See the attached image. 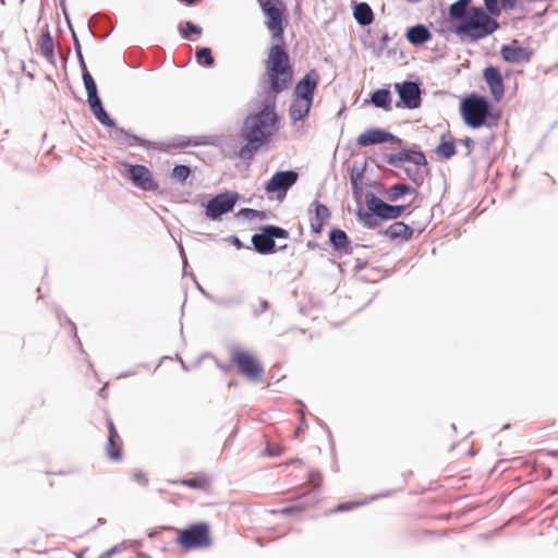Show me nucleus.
Wrapping results in <instances>:
<instances>
[{
	"label": "nucleus",
	"instance_id": "26",
	"mask_svg": "<svg viewBox=\"0 0 558 558\" xmlns=\"http://www.w3.org/2000/svg\"><path fill=\"white\" fill-rule=\"evenodd\" d=\"M39 50L40 53L51 63H56L54 59V45H53V38L50 34L49 26L46 25L45 28L41 32L40 38H39Z\"/></svg>",
	"mask_w": 558,
	"mask_h": 558
},
{
	"label": "nucleus",
	"instance_id": "11",
	"mask_svg": "<svg viewBox=\"0 0 558 558\" xmlns=\"http://www.w3.org/2000/svg\"><path fill=\"white\" fill-rule=\"evenodd\" d=\"M231 361L236 366L239 373L250 380H258L263 373L264 366L248 352L234 349L231 354Z\"/></svg>",
	"mask_w": 558,
	"mask_h": 558
},
{
	"label": "nucleus",
	"instance_id": "41",
	"mask_svg": "<svg viewBox=\"0 0 558 558\" xmlns=\"http://www.w3.org/2000/svg\"><path fill=\"white\" fill-rule=\"evenodd\" d=\"M179 32L182 38L190 39L191 34L201 35L203 33V28L192 21H186L183 25L179 26Z\"/></svg>",
	"mask_w": 558,
	"mask_h": 558
},
{
	"label": "nucleus",
	"instance_id": "49",
	"mask_svg": "<svg viewBox=\"0 0 558 558\" xmlns=\"http://www.w3.org/2000/svg\"><path fill=\"white\" fill-rule=\"evenodd\" d=\"M352 193L354 198L360 202L363 195L362 182H351Z\"/></svg>",
	"mask_w": 558,
	"mask_h": 558
},
{
	"label": "nucleus",
	"instance_id": "5",
	"mask_svg": "<svg viewBox=\"0 0 558 558\" xmlns=\"http://www.w3.org/2000/svg\"><path fill=\"white\" fill-rule=\"evenodd\" d=\"M161 530L178 532L174 543L184 551L207 548L211 545L210 526L207 522H195L183 530L172 526H162Z\"/></svg>",
	"mask_w": 558,
	"mask_h": 558
},
{
	"label": "nucleus",
	"instance_id": "17",
	"mask_svg": "<svg viewBox=\"0 0 558 558\" xmlns=\"http://www.w3.org/2000/svg\"><path fill=\"white\" fill-rule=\"evenodd\" d=\"M500 54L504 61L508 63L529 62L533 57V51L527 47L519 45L517 39L510 44H504L500 48Z\"/></svg>",
	"mask_w": 558,
	"mask_h": 558
},
{
	"label": "nucleus",
	"instance_id": "7",
	"mask_svg": "<svg viewBox=\"0 0 558 558\" xmlns=\"http://www.w3.org/2000/svg\"><path fill=\"white\" fill-rule=\"evenodd\" d=\"M240 194L235 191H225L211 196L208 201L202 202L204 207V215L211 221L221 220L222 216L231 213L238 201Z\"/></svg>",
	"mask_w": 558,
	"mask_h": 558
},
{
	"label": "nucleus",
	"instance_id": "19",
	"mask_svg": "<svg viewBox=\"0 0 558 558\" xmlns=\"http://www.w3.org/2000/svg\"><path fill=\"white\" fill-rule=\"evenodd\" d=\"M112 130V140L120 145H125L128 147L141 146L145 148H155L154 143L149 140L143 138L136 134H132L123 128H118L116 125V128Z\"/></svg>",
	"mask_w": 558,
	"mask_h": 558
},
{
	"label": "nucleus",
	"instance_id": "8",
	"mask_svg": "<svg viewBox=\"0 0 558 558\" xmlns=\"http://www.w3.org/2000/svg\"><path fill=\"white\" fill-rule=\"evenodd\" d=\"M299 172L290 170L276 171L268 181L264 184L265 193L269 196H275L278 202H282L289 190L298 182Z\"/></svg>",
	"mask_w": 558,
	"mask_h": 558
},
{
	"label": "nucleus",
	"instance_id": "22",
	"mask_svg": "<svg viewBox=\"0 0 558 558\" xmlns=\"http://www.w3.org/2000/svg\"><path fill=\"white\" fill-rule=\"evenodd\" d=\"M381 233L391 241L400 240L401 242H407L412 239L414 230L403 221H396L383 230Z\"/></svg>",
	"mask_w": 558,
	"mask_h": 558
},
{
	"label": "nucleus",
	"instance_id": "55",
	"mask_svg": "<svg viewBox=\"0 0 558 558\" xmlns=\"http://www.w3.org/2000/svg\"><path fill=\"white\" fill-rule=\"evenodd\" d=\"M57 315H58L59 319H61L62 317L65 318L66 323L72 327L74 337L77 338L75 324L63 312H61L59 310L57 311Z\"/></svg>",
	"mask_w": 558,
	"mask_h": 558
},
{
	"label": "nucleus",
	"instance_id": "37",
	"mask_svg": "<svg viewBox=\"0 0 558 558\" xmlns=\"http://www.w3.org/2000/svg\"><path fill=\"white\" fill-rule=\"evenodd\" d=\"M65 20H66V23H68V26L71 31V36H72V39H73V46H74V50H75V54H76V58H77V61H78V65H80V69H84V66H87L86 65V62H85V59H84V56H83V52H82V47H81V44H80V40H78V37L71 24V21L69 19V16L65 14Z\"/></svg>",
	"mask_w": 558,
	"mask_h": 558
},
{
	"label": "nucleus",
	"instance_id": "4",
	"mask_svg": "<svg viewBox=\"0 0 558 558\" xmlns=\"http://www.w3.org/2000/svg\"><path fill=\"white\" fill-rule=\"evenodd\" d=\"M460 114L471 129L490 126L488 119L497 121L500 118V112L495 110L492 101L477 93H471L461 100Z\"/></svg>",
	"mask_w": 558,
	"mask_h": 558
},
{
	"label": "nucleus",
	"instance_id": "60",
	"mask_svg": "<svg viewBox=\"0 0 558 558\" xmlns=\"http://www.w3.org/2000/svg\"><path fill=\"white\" fill-rule=\"evenodd\" d=\"M180 254H181L182 262H183L184 275H186L187 260H186V257H185V255H184V251H183V247H182V246H180Z\"/></svg>",
	"mask_w": 558,
	"mask_h": 558
},
{
	"label": "nucleus",
	"instance_id": "50",
	"mask_svg": "<svg viewBox=\"0 0 558 558\" xmlns=\"http://www.w3.org/2000/svg\"><path fill=\"white\" fill-rule=\"evenodd\" d=\"M226 241L229 242L230 244H232L238 250H241V248H248L250 250L251 248V246L244 245V243L236 235H229L226 239Z\"/></svg>",
	"mask_w": 558,
	"mask_h": 558
},
{
	"label": "nucleus",
	"instance_id": "61",
	"mask_svg": "<svg viewBox=\"0 0 558 558\" xmlns=\"http://www.w3.org/2000/svg\"><path fill=\"white\" fill-rule=\"evenodd\" d=\"M319 245L317 242H314V241H308L307 244H306V247L310 250V251H313L315 248H317Z\"/></svg>",
	"mask_w": 558,
	"mask_h": 558
},
{
	"label": "nucleus",
	"instance_id": "31",
	"mask_svg": "<svg viewBox=\"0 0 558 558\" xmlns=\"http://www.w3.org/2000/svg\"><path fill=\"white\" fill-rule=\"evenodd\" d=\"M206 137H197L196 141L193 143L191 142V138L184 135L175 136L173 137L169 143L168 147L173 149H184L191 145L193 146H199L207 144L208 142L205 141Z\"/></svg>",
	"mask_w": 558,
	"mask_h": 558
},
{
	"label": "nucleus",
	"instance_id": "15",
	"mask_svg": "<svg viewBox=\"0 0 558 558\" xmlns=\"http://www.w3.org/2000/svg\"><path fill=\"white\" fill-rule=\"evenodd\" d=\"M252 248L260 255H269L277 252L276 242L269 225L262 226L259 232L251 238Z\"/></svg>",
	"mask_w": 558,
	"mask_h": 558
},
{
	"label": "nucleus",
	"instance_id": "21",
	"mask_svg": "<svg viewBox=\"0 0 558 558\" xmlns=\"http://www.w3.org/2000/svg\"><path fill=\"white\" fill-rule=\"evenodd\" d=\"M433 37L430 29L422 23L415 24L407 28L405 38L415 47L422 46L429 41Z\"/></svg>",
	"mask_w": 558,
	"mask_h": 558
},
{
	"label": "nucleus",
	"instance_id": "56",
	"mask_svg": "<svg viewBox=\"0 0 558 558\" xmlns=\"http://www.w3.org/2000/svg\"><path fill=\"white\" fill-rule=\"evenodd\" d=\"M133 480L138 482V483H142L143 485H146L148 483V480L145 475V473L138 471V472H135L133 474Z\"/></svg>",
	"mask_w": 558,
	"mask_h": 558
},
{
	"label": "nucleus",
	"instance_id": "30",
	"mask_svg": "<svg viewBox=\"0 0 558 558\" xmlns=\"http://www.w3.org/2000/svg\"><path fill=\"white\" fill-rule=\"evenodd\" d=\"M393 493V490H386L381 494H378V495H373V496H369L368 498H366L365 500L363 501H354V502H340L333 510L332 512H343V511H349V510H352L353 508L355 507H359V506H363L367 502H371V501H374V500H377L378 498H381V497H389L391 496V494Z\"/></svg>",
	"mask_w": 558,
	"mask_h": 558
},
{
	"label": "nucleus",
	"instance_id": "46",
	"mask_svg": "<svg viewBox=\"0 0 558 558\" xmlns=\"http://www.w3.org/2000/svg\"><path fill=\"white\" fill-rule=\"evenodd\" d=\"M107 428H108V440L122 441V439L116 428V425L110 417L107 418Z\"/></svg>",
	"mask_w": 558,
	"mask_h": 558
},
{
	"label": "nucleus",
	"instance_id": "16",
	"mask_svg": "<svg viewBox=\"0 0 558 558\" xmlns=\"http://www.w3.org/2000/svg\"><path fill=\"white\" fill-rule=\"evenodd\" d=\"M483 80L487 84L490 95L495 101H500L505 94V83L498 66L487 65L483 70Z\"/></svg>",
	"mask_w": 558,
	"mask_h": 558
},
{
	"label": "nucleus",
	"instance_id": "44",
	"mask_svg": "<svg viewBox=\"0 0 558 558\" xmlns=\"http://www.w3.org/2000/svg\"><path fill=\"white\" fill-rule=\"evenodd\" d=\"M365 171H366V162L362 167H357L356 165H353L349 169L350 183L351 182H362Z\"/></svg>",
	"mask_w": 558,
	"mask_h": 558
},
{
	"label": "nucleus",
	"instance_id": "9",
	"mask_svg": "<svg viewBox=\"0 0 558 558\" xmlns=\"http://www.w3.org/2000/svg\"><path fill=\"white\" fill-rule=\"evenodd\" d=\"M395 92L398 94L399 100L396 101L397 108L402 109H417L422 105V83L416 81L405 80L393 85Z\"/></svg>",
	"mask_w": 558,
	"mask_h": 558
},
{
	"label": "nucleus",
	"instance_id": "47",
	"mask_svg": "<svg viewBox=\"0 0 558 558\" xmlns=\"http://www.w3.org/2000/svg\"><path fill=\"white\" fill-rule=\"evenodd\" d=\"M270 226V230L272 232V235H274V239H289V232L282 228V227H279V226H276V225H269Z\"/></svg>",
	"mask_w": 558,
	"mask_h": 558
},
{
	"label": "nucleus",
	"instance_id": "57",
	"mask_svg": "<svg viewBox=\"0 0 558 558\" xmlns=\"http://www.w3.org/2000/svg\"><path fill=\"white\" fill-rule=\"evenodd\" d=\"M191 277L192 279L195 281L196 283V287L198 289V291L205 296L207 298L208 300L213 301L214 296L211 294H209L197 281H196V278L193 274H191Z\"/></svg>",
	"mask_w": 558,
	"mask_h": 558
},
{
	"label": "nucleus",
	"instance_id": "32",
	"mask_svg": "<svg viewBox=\"0 0 558 558\" xmlns=\"http://www.w3.org/2000/svg\"><path fill=\"white\" fill-rule=\"evenodd\" d=\"M82 72V80L87 93V100L94 99L99 97L98 95V88L97 84L93 77V75L89 73L87 66H84V69L81 70Z\"/></svg>",
	"mask_w": 558,
	"mask_h": 558
},
{
	"label": "nucleus",
	"instance_id": "29",
	"mask_svg": "<svg viewBox=\"0 0 558 558\" xmlns=\"http://www.w3.org/2000/svg\"><path fill=\"white\" fill-rule=\"evenodd\" d=\"M472 4V0H457L450 4L448 14L451 20L463 23L468 17L469 9Z\"/></svg>",
	"mask_w": 558,
	"mask_h": 558
},
{
	"label": "nucleus",
	"instance_id": "64",
	"mask_svg": "<svg viewBox=\"0 0 558 558\" xmlns=\"http://www.w3.org/2000/svg\"><path fill=\"white\" fill-rule=\"evenodd\" d=\"M547 454L554 458H558V450H548Z\"/></svg>",
	"mask_w": 558,
	"mask_h": 558
},
{
	"label": "nucleus",
	"instance_id": "13",
	"mask_svg": "<svg viewBox=\"0 0 558 558\" xmlns=\"http://www.w3.org/2000/svg\"><path fill=\"white\" fill-rule=\"evenodd\" d=\"M385 143H389L398 147L404 146V141L402 138L380 128L367 129L356 138V145L360 147H369Z\"/></svg>",
	"mask_w": 558,
	"mask_h": 558
},
{
	"label": "nucleus",
	"instance_id": "34",
	"mask_svg": "<svg viewBox=\"0 0 558 558\" xmlns=\"http://www.w3.org/2000/svg\"><path fill=\"white\" fill-rule=\"evenodd\" d=\"M401 169L403 170L405 177L414 184V189H418L423 185L426 172L424 173L418 168H412V167H404L402 166Z\"/></svg>",
	"mask_w": 558,
	"mask_h": 558
},
{
	"label": "nucleus",
	"instance_id": "39",
	"mask_svg": "<svg viewBox=\"0 0 558 558\" xmlns=\"http://www.w3.org/2000/svg\"><path fill=\"white\" fill-rule=\"evenodd\" d=\"M106 453L109 459L118 461L122 459V441L108 440L106 444Z\"/></svg>",
	"mask_w": 558,
	"mask_h": 558
},
{
	"label": "nucleus",
	"instance_id": "52",
	"mask_svg": "<svg viewBox=\"0 0 558 558\" xmlns=\"http://www.w3.org/2000/svg\"><path fill=\"white\" fill-rule=\"evenodd\" d=\"M324 222L322 221H317V220H312L311 221V231L312 233H314L315 235H318L322 233L323 231V228H324Z\"/></svg>",
	"mask_w": 558,
	"mask_h": 558
},
{
	"label": "nucleus",
	"instance_id": "51",
	"mask_svg": "<svg viewBox=\"0 0 558 558\" xmlns=\"http://www.w3.org/2000/svg\"><path fill=\"white\" fill-rule=\"evenodd\" d=\"M266 454L268 457H279L282 453V448L279 446L272 447L269 442L266 446Z\"/></svg>",
	"mask_w": 558,
	"mask_h": 558
},
{
	"label": "nucleus",
	"instance_id": "53",
	"mask_svg": "<svg viewBox=\"0 0 558 558\" xmlns=\"http://www.w3.org/2000/svg\"><path fill=\"white\" fill-rule=\"evenodd\" d=\"M299 413L301 414V423L299 424V426L294 430V437H298L299 434L304 432V429L307 427V424H306L305 417H304V411L303 410H299Z\"/></svg>",
	"mask_w": 558,
	"mask_h": 558
},
{
	"label": "nucleus",
	"instance_id": "43",
	"mask_svg": "<svg viewBox=\"0 0 558 558\" xmlns=\"http://www.w3.org/2000/svg\"><path fill=\"white\" fill-rule=\"evenodd\" d=\"M183 486L192 489H205L208 486V481L205 477H187L180 482Z\"/></svg>",
	"mask_w": 558,
	"mask_h": 558
},
{
	"label": "nucleus",
	"instance_id": "48",
	"mask_svg": "<svg viewBox=\"0 0 558 558\" xmlns=\"http://www.w3.org/2000/svg\"><path fill=\"white\" fill-rule=\"evenodd\" d=\"M390 40V36L388 33H384L379 39V44L377 48H375L377 56L381 54L386 49L388 41Z\"/></svg>",
	"mask_w": 558,
	"mask_h": 558
},
{
	"label": "nucleus",
	"instance_id": "33",
	"mask_svg": "<svg viewBox=\"0 0 558 558\" xmlns=\"http://www.w3.org/2000/svg\"><path fill=\"white\" fill-rule=\"evenodd\" d=\"M195 59L199 65L205 68H211L215 64V58L209 47H197Z\"/></svg>",
	"mask_w": 558,
	"mask_h": 558
},
{
	"label": "nucleus",
	"instance_id": "38",
	"mask_svg": "<svg viewBox=\"0 0 558 558\" xmlns=\"http://www.w3.org/2000/svg\"><path fill=\"white\" fill-rule=\"evenodd\" d=\"M243 296L239 294L227 298H214L213 302L220 307L231 308L241 305L243 303Z\"/></svg>",
	"mask_w": 558,
	"mask_h": 558
},
{
	"label": "nucleus",
	"instance_id": "1",
	"mask_svg": "<svg viewBox=\"0 0 558 558\" xmlns=\"http://www.w3.org/2000/svg\"><path fill=\"white\" fill-rule=\"evenodd\" d=\"M292 81L293 66L288 51L283 44L272 45L265 61V73L260 78L263 97L258 102V110L247 114L240 128V137L244 145L236 156L243 161L252 160L279 131L281 120L276 111L277 96L288 89Z\"/></svg>",
	"mask_w": 558,
	"mask_h": 558
},
{
	"label": "nucleus",
	"instance_id": "25",
	"mask_svg": "<svg viewBox=\"0 0 558 558\" xmlns=\"http://www.w3.org/2000/svg\"><path fill=\"white\" fill-rule=\"evenodd\" d=\"M364 101L372 104L375 108L390 111L392 97L388 88H377L369 94V99Z\"/></svg>",
	"mask_w": 558,
	"mask_h": 558
},
{
	"label": "nucleus",
	"instance_id": "18",
	"mask_svg": "<svg viewBox=\"0 0 558 558\" xmlns=\"http://www.w3.org/2000/svg\"><path fill=\"white\" fill-rule=\"evenodd\" d=\"M328 243L339 256L350 255L353 253L354 246L351 245L349 235L340 228H332L329 231ZM359 246V244H355V247Z\"/></svg>",
	"mask_w": 558,
	"mask_h": 558
},
{
	"label": "nucleus",
	"instance_id": "3",
	"mask_svg": "<svg viewBox=\"0 0 558 558\" xmlns=\"http://www.w3.org/2000/svg\"><path fill=\"white\" fill-rule=\"evenodd\" d=\"M365 204L367 209L359 206L356 217L368 229H376L383 221L402 217L407 208L411 206V204H388L369 192L365 195Z\"/></svg>",
	"mask_w": 558,
	"mask_h": 558
},
{
	"label": "nucleus",
	"instance_id": "42",
	"mask_svg": "<svg viewBox=\"0 0 558 558\" xmlns=\"http://www.w3.org/2000/svg\"><path fill=\"white\" fill-rule=\"evenodd\" d=\"M236 216L244 217L247 219L257 218L259 220H265L268 218V213L265 210H257V209L244 207L238 211Z\"/></svg>",
	"mask_w": 558,
	"mask_h": 558
},
{
	"label": "nucleus",
	"instance_id": "63",
	"mask_svg": "<svg viewBox=\"0 0 558 558\" xmlns=\"http://www.w3.org/2000/svg\"><path fill=\"white\" fill-rule=\"evenodd\" d=\"M366 266V262H357L355 265L356 269H363Z\"/></svg>",
	"mask_w": 558,
	"mask_h": 558
},
{
	"label": "nucleus",
	"instance_id": "40",
	"mask_svg": "<svg viewBox=\"0 0 558 558\" xmlns=\"http://www.w3.org/2000/svg\"><path fill=\"white\" fill-rule=\"evenodd\" d=\"M312 205L314 206L315 213L314 219L326 223L331 216L329 208L318 201H314Z\"/></svg>",
	"mask_w": 558,
	"mask_h": 558
},
{
	"label": "nucleus",
	"instance_id": "58",
	"mask_svg": "<svg viewBox=\"0 0 558 558\" xmlns=\"http://www.w3.org/2000/svg\"><path fill=\"white\" fill-rule=\"evenodd\" d=\"M269 310V302L267 300L262 299L260 300V311L254 312V316H258L259 313H264Z\"/></svg>",
	"mask_w": 558,
	"mask_h": 558
},
{
	"label": "nucleus",
	"instance_id": "28",
	"mask_svg": "<svg viewBox=\"0 0 558 558\" xmlns=\"http://www.w3.org/2000/svg\"><path fill=\"white\" fill-rule=\"evenodd\" d=\"M353 17L361 26H368L374 21V13L367 2H357L353 5Z\"/></svg>",
	"mask_w": 558,
	"mask_h": 558
},
{
	"label": "nucleus",
	"instance_id": "6",
	"mask_svg": "<svg viewBox=\"0 0 558 558\" xmlns=\"http://www.w3.org/2000/svg\"><path fill=\"white\" fill-rule=\"evenodd\" d=\"M263 14L266 16V26L277 44H283L284 24L283 16L287 7L282 0H257Z\"/></svg>",
	"mask_w": 558,
	"mask_h": 558
},
{
	"label": "nucleus",
	"instance_id": "35",
	"mask_svg": "<svg viewBox=\"0 0 558 558\" xmlns=\"http://www.w3.org/2000/svg\"><path fill=\"white\" fill-rule=\"evenodd\" d=\"M495 7H489L488 2H483L486 9H489V12L496 13L499 16L502 10H514L518 8L519 0H495Z\"/></svg>",
	"mask_w": 558,
	"mask_h": 558
},
{
	"label": "nucleus",
	"instance_id": "2",
	"mask_svg": "<svg viewBox=\"0 0 558 558\" xmlns=\"http://www.w3.org/2000/svg\"><path fill=\"white\" fill-rule=\"evenodd\" d=\"M496 17H498L497 14L489 12V9L472 5L465 21L454 25L453 33L461 38L468 37L471 41L476 43L499 29L500 24Z\"/></svg>",
	"mask_w": 558,
	"mask_h": 558
},
{
	"label": "nucleus",
	"instance_id": "12",
	"mask_svg": "<svg viewBox=\"0 0 558 558\" xmlns=\"http://www.w3.org/2000/svg\"><path fill=\"white\" fill-rule=\"evenodd\" d=\"M125 174L131 183L145 192H156L159 189L158 182L154 179L151 171L144 165L125 162Z\"/></svg>",
	"mask_w": 558,
	"mask_h": 558
},
{
	"label": "nucleus",
	"instance_id": "10",
	"mask_svg": "<svg viewBox=\"0 0 558 558\" xmlns=\"http://www.w3.org/2000/svg\"><path fill=\"white\" fill-rule=\"evenodd\" d=\"M383 160L396 168H401L402 163L407 161L415 166L425 167L426 174L429 172L426 156L417 144H412L410 147L403 148L396 154H384Z\"/></svg>",
	"mask_w": 558,
	"mask_h": 558
},
{
	"label": "nucleus",
	"instance_id": "36",
	"mask_svg": "<svg viewBox=\"0 0 558 558\" xmlns=\"http://www.w3.org/2000/svg\"><path fill=\"white\" fill-rule=\"evenodd\" d=\"M192 168L187 165H175L171 170V179L183 184L191 177Z\"/></svg>",
	"mask_w": 558,
	"mask_h": 558
},
{
	"label": "nucleus",
	"instance_id": "24",
	"mask_svg": "<svg viewBox=\"0 0 558 558\" xmlns=\"http://www.w3.org/2000/svg\"><path fill=\"white\" fill-rule=\"evenodd\" d=\"M435 154L442 160H449L457 154L456 140L449 132L440 136Z\"/></svg>",
	"mask_w": 558,
	"mask_h": 558
},
{
	"label": "nucleus",
	"instance_id": "23",
	"mask_svg": "<svg viewBox=\"0 0 558 558\" xmlns=\"http://www.w3.org/2000/svg\"><path fill=\"white\" fill-rule=\"evenodd\" d=\"M90 111L93 112L95 119L109 129L116 128V120L109 116L106 111L101 98L97 97L90 100H87Z\"/></svg>",
	"mask_w": 558,
	"mask_h": 558
},
{
	"label": "nucleus",
	"instance_id": "14",
	"mask_svg": "<svg viewBox=\"0 0 558 558\" xmlns=\"http://www.w3.org/2000/svg\"><path fill=\"white\" fill-rule=\"evenodd\" d=\"M319 84V74L315 69L306 72L301 80H299L293 89V97L302 101H314L315 90Z\"/></svg>",
	"mask_w": 558,
	"mask_h": 558
},
{
	"label": "nucleus",
	"instance_id": "62",
	"mask_svg": "<svg viewBox=\"0 0 558 558\" xmlns=\"http://www.w3.org/2000/svg\"><path fill=\"white\" fill-rule=\"evenodd\" d=\"M119 550H120V545H116V546H113L112 548H110V549H109L105 555H106V556H110V555H112V554L118 553Z\"/></svg>",
	"mask_w": 558,
	"mask_h": 558
},
{
	"label": "nucleus",
	"instance_id": "20",
	"mask_svg": "<svg viewBox=\"0 0 558 558\" xmlns=\"http://www.w3.org/2000/svg\"><path fill=\"white\" fill-rule=\"evenodd\" d=\"M376 191L383 194L388 201L397 202L405 195L416 193V190L403 182H397L389 187H385L381 183H374Z\"/></svg>",
	"mask_w": 558,
	"mask_h": 558
},
{
	"label": "nucleus",
	"instance_id": "27",
	"mask_svg": "<svg viewBox=\"0 0 558 558\" xmlns=\"http://www.w3.org/2000/svg\"><path fill=\"white\" fill-rule=\"evenodd\" d=\"M313 102L302 101L299 98L293 97L289 107V117L293 122L304 120L311 111Z\"/></svg>",
	"mask_w": 558,
	"mask_h": 558
},
{
	"label": "nucleus",
	"instance_id": "59",
	"mask_svg": "<svg viewBox=\"0 0 558 558\" xmlns=\"http://www.w3.org/2000/svg\"><path fill=\"white\" fill-rule=\"evenodd\" d=\"M317 421V424L328 434V437L331 438V430L330 428L328 427V425L320 418H316Z\"/></svg>",
	"mask_w": 558,
	"mask_h": 558
},
{
	"label": "nucleus",
	"instance_id": "45",
	"mask_svg": "<svg viewBox=\"0 0 558 558\" xmlns=\"http://www.w3.org/2000/svg\"><path fill=\"white\" fill-rule=\"evenodd\" d=\"M303 507L299 506V505H295V506H288V507H284V508H281V509H274L271 510L270 512L274 513V514H292V513H300L303 511Z\"/></svg>",
	"mask_w": 558,
	"mask_h": 558
},
{
	"label": "nucleus",
	"instance_id": "54",
	"mask_svg": "<svg viewBox=\"0 0 558 558\" xmlns=\"http://www.w3.org/2000/svg\"><path fill=\"white\" fill-rule=\"evenodd\" d=\"M463 146L466 147L468 151H466V156H470L471 155V150H472V147L474 145V142L471 137L466 136L462 140L459 141Z\"/></svg>",
	"mask_w": 558,
	"mask_h": 558
}]
</instances>
